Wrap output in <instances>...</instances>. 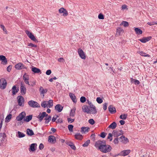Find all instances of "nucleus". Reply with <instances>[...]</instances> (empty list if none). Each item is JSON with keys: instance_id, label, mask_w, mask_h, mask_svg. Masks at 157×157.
Instances as JSON below:
<instances>
[{"instance_id": "obj_1", "label": "nucleus", "mask_w": 157, "mask_h": 157, "mask_svg": "<svg viewBox=\"0 0 157 157\" xmlns=\"http://www.w3.org/2000/svg\"><path fill=\"white\" fill-rule=\"evenodd\" d=\"M95 146L98 150L103 153L110 152L112 150L111 146L109 144H106L105 140H99L95 144Z\"/></svg>"}, {"instance_id": "obj_2", "label": "nucleus", "mask_w": 157, "mask_h": 157, "mask_svg": "<svg viewBox=\"0 0 157 157\" xmlns=\"http://www.w3.org/2000/svg\"><path fill=\"white\" fill-rule=\"evenodd\" d=\"M25 33L26 34L27 36L32 40L34 41L35 42L37 43L38 41L36 40L33 34H32L29 31L26 30L25 31Z\"/></svg>"}, {"instance_id": "obj_3", "label": "nucleus", "mask_w": 157, "mask_h": 157, "mask_svg": "<svg viewBox=\"0 0 157 157\" xmlns=\"http://www.w3.org/2000/svg\"><path fill=\"white\" fill-rule=\"evenodd\" d=\"M28 104L33 108H39L40 107V105L36 101L33 100H31L28 102Z\"/></svg>"}, {"instance_id": "obj_4", "label": "nucleus", "mask_w": 157, "mask_h": 157, "mask_svg": "<svg viewBox=\"0 0 157 157\" xmlns=\"http://www.w3.org/2000/svg\"><path fill=\"white\" fill-rule=\"evenodd\" d=\"M18 105L20 106H23L24 105V99L23 97L21 95L18 96L17 97Z\"/></svg>"}, {"instance_id": "obj_5", "label": "nucleus", "mask_w": 157, "mask_h": 157, "mask_svg": "<svg viewBox=\"0 0 157 157\" xmlns=\"http://www.w3.org/2000/svg\"><path fill=\"white\" fill-rule=\"evenodd\" d=\"M48 116V114L45 112H43L42 113H40L37 117L39 119V121L40 122H41L44 117H47Z\"/></svg>"}, {"instance_id": "obj_6", "label": "nucleus", "mask_w": 157, "mask_h": 157, "mask_svg": "<svg viewBox=\"0 0 157 157\" xmlns=\"http://www.w3.org/2000/svg\"><path fill=\"white\" fill-rule=\"evenodd\" d=\"M26 116V113L25 112H22L20 113L19 115L16 117V119L18 121H21Z\"/></svg>"}, {"instance_id": "obj_7", "label": "nucleus", "mask_w": 157, "mask_h": 157, "mask_svg": "<svg viewBox=\"0 0 157 157\" xmlns=\"http://www.w3.org/2000/svg\"><path fill=\"white\" fill-rule=\"evenodd\" d=\"M7 84L6 81L4 78L0 79V88L4 89L5 88Z\"/></svg>"}, {"instance_id": "obj_8", "label": "nucleus", "mask_w": 157, "mask_h": 157, "mask_svg": "<svg viewBox=\"0 0 157 157\" xmlns=\"http://www.w3.org/2000/svg\"><path fill=\"white\" fill-rule=\"evenodd\" d=\"M123 131L122 130H121L117 131L114 130L112 132V134L113 136L114 137H117L121 135H123Z\"/></svg>"}, {"instance_id": "obj_9", "label": "nucleus", "mask_w": 157, "mask_h": 157, "mask_svg": "<svg viewBox=\"0 0 157 157\" xmlns=\"http://www.w3.org/2000/svg\"><path fill=\"white\" fill-rule=\"evenodd\" d=\"M20 90L22 95H24L26 93V88L23 82H21V83Z\"/></svg>"}, {"instance_id": "obj_10", "label": "nucleus", "mask_w": 157, "mask_h": 157, "mask_svg": "<svg viewBox=\"0 0 157 157\" xmlns=\"http://www.w3.org/2000/svg\"><path fill=\"white\" fill-rule=\"evenodd\" d=\"M14 67L17 70H21L27 68L24 65L21 63H19L16 64Z\"/></svg>"}, {"instance_id": "obj_11", "label": "nucleus", "mask_w": 157, "mask_h": 157, "mask_svg": "<svg viewBox=\"0 0 157 157\" xmlns=\"http://www.w3.org/2000/svg\"><path fill=\"white\" fill-rule=\"evenodd\" d=\"M82 111L85 113H86L88 114H92L90 110L89 109V107L86 105H83L82 107Z\"/></svg>"}, {"instance_id": "obj_12", "label": "nucleus", "mask_w": 157, "mask_h": 157, "mask_svg": "<svg viewBox=\"0 0 157 157\" xmlns=\"http://www.w3.org/2000/svg\"><path fill=\"white\" fill-rule=\"evenodd\" d=\"M1 61V63L5 65L7 63V59L6 57L3 55L0 56V61Z\"/></svg>"}, {"instance_id": "obj_13", "label": "nucleus", "mask_w": 157, "mask_h": 157, "mask_svg": "<svg viewBox=\"0 0 157 157\" xmlns=\"http://www.w3.org/2000/svg\"><path fill=\"white\" fill-rule=\"evenodd\" d=\"M6 135L4 133L0 132V143L3 144L6 140Z\"/></svg>"}, {"instance_id": "obj_14", "label": "nucleus", "mask_w": 157, "mask_h": 157, "mask_svg": "<svg viewBox=\"0 0 157 157\" xmlns=\"http://www.w3.org/2000/svg\"><path fill=\"white\" fill-rule=\"evenodd\" d=\"M48 139V141L51 143L54 144L56 142V138L53 136H49Z\"/></svg>"}, {"instance_id": "obj_15", "label": "nucleus", "mask_w": 157, "mask_h": 157, "mask_svg": "<svg viewBox=\"0 0 157 157\" xmlns=\"http://www.w3.org/2000/svg\"><path fill=\"white\" fill-rule=\"evenodd\" d=\"M78 53L81 59H85L86 58V56L83 51L82 49H79L78 50Z\"/></svg>"}, {"instance_id": "obj_16", "label": "nucleus", "mask_w": 157, "mask_h": 157, "mask_svg": "<svg viewBox=\"0 0 157 157\" xmlns=\"http://www.w3.org/2000/svg\"><path fill=\"white\" fill-rule=\"evenodd\" d=\"M151 37L149 36L147 37H144L142 39H139L138 40L142 43H145L151 39Z\"/></svg>"}, {"instance_id": "obj_17", "label": "nucleus", "mask_w": 157, "mask_h": 157, "mask_svg": "<svg viewBox=\"0 0 157 157\" xmlns=\"http://www.w3.org/2000/svg\"><path fill=\"white\" fill-rule=\"evenodd\" d=\"M41 95H42L43 97H44V94H46L48 90L47 89H44L43 87L41 86L39 90Z\"/></svg>"}, {"instance_id": "obj_18", "label": "nucleus", "mask_w": 157, "mask_h": 157, "mask_svg": "<svg viewBox=\"0 0 157 157\" xmlns=\"http://www.w3.org/2000/svg\"><path fill=\"white\" fill-rule=\"evenodd\" d=\"M108 109L109 112L111 114L115 113L116 112L115 108L112 105H110Z\"/></svg>"}, {"instance_id": "obj_19", "label": "nucleus", "mask_w": 157, "mask_h": 157, "mask_svg": "<svg viewBox=\"0 0 157 157\" xmlns=\"http://www.w3.org/2000/svg\"><path fill=\"white\" fill-rule=\"evenodd\" d=\"M59 11L60 13H63V15L65 17L67 16L68 14L67 11L63 8H61L59 10Z\"/></svg>"}, {"instance_id": "obj_20", "label": "nucleus", "mask_w": 157, "mask_h": 157, "mask_svg": "<svg viewBox=\"0 0 157 157\" xmlns=\"http://www.w3.org/2000/svg\"><path fill=\"white\" fill-rule=\"evenodd\" d=\"M89 105L90 107L92 109H90V111L91 112L92 114H94L96 113H97V111L95 106L93 105L92 103H91V104H90Z\"/></svg>"}, {"instance_id": "obj_21", "label": "nucleus", "mask_w": 157, "mask_h": 157, "mask_svg": "<svg viewBox=\"0 0 157 157\" xmlns=\"http://www.w3.org/2000/svg\"><path fill=\"white\" fill-rule=\"evenodd\" d=\"M130 152L129 150H124L122 151L120 153V155L125 156L128 155Z\"/></svg>"}, {"instance_id": "obj_22", "label": "nucleus", "mask_w": 157, "mask_h": 157, "mask_svg": "<svg viewBox=\"0 0 157 157\" xmlns=\"http://www.w3.org/2000/svg\"><path fill=\"white\" fill-rule=\"evenodd\" d=\"M32 71H33L34 73H39L41 74L42 73L40 70L35 67H33L32 68Z\"/></svg>"}, {"instance_id": "obj_23", "label": "nucleus", "mask_w": 157, "mask_h": 157, "mask_svg": "<svg viewBox=\"0 0 157 157\" xmlns=\"http://www.w3.org/2000/svg\"><path fill=\"white\" fill-rule=\"evenodd\" d=\"M63 107L60 104H57L55 106V109L58 112H60L63 110Z\"/></svg>"}, {"instance_id": "obj_24", "label": "nucleus", "mask_w": 157, "mask_h": 157, "mask_svg": "<svg viewBox=\"0 0 157 157\" xmlns=\"http://www.w3.org/2000/svg\"><path fill=\"white\" fill-rule=\"evenodd\" d=\"M37 146V144L36 143H33L31 144L29 148V150L30 151H34L36 150L35 149V146Z\"/></svg>"}, {"instance_id": "obj_25", "label": "nucleus", "mask_w": 157, "mask_h": 157, "mask_svg": "<svg viewBox=\"0 0 157 157\" xmlns=\"http://www.w3.org/2000/svg\"><path fill=\"white\" fill-rule=\"evenodd\" d=\"M69 96L74 102L76 103L77 102L76 97L74 94L71 93H69Z\"/></svg>"}, {"instance_id": "obj_26", "label": "nucleus", "mask_w": 157, "mask_h": 157, "mask_svg": "<svg viewBox=\"0 0 157 157\" xmlns=\"http://www.w3.org/2000/svg\"><path fill=\"white\" fill-rule=\"evenodd\" d=\"M19 90L18 88H17L16 86H13L12 88V94L13 95H15Z\"/></svg>"}, {"instance_id": "obj_27", "label": "nucleus", "mask_w": 157, "mask_h": 157, "mask_svg": "<svg viewBox=\"0 0 157 157\" xmlns=\"http://www.w3.org/2000/svg\"><path fill=\"white\" fill-rule=\"evenodd\" d=\"M75 138L78 140H81L83 138V136L80 133H77L75 135Z\"/></svg>"}, {"instance_id": "obj_28", "label": "nucleus", "mask_w": 157, "mask_h": 157, "mask_svg": "<svg viewBox=\"0 0 157 157\" xmlns=\"http://www.w3.org/2000/svg\"><path fill=\"white\" fill-rule=\"evenodd\" d=\"M32 115H30L26 117L25 116V118H24V120L26 122H29L32 119Z\"/></svg>"}, {"instance_id": "obj_29", "label": "nucleus", "mask_w": 157, "mask_h": 157, "mask_svg": "<svg viewBox=\"0 0 157 157\" xmlns=\"http://www.w3.org/2000/svg\"><path fill=\"white\" fill-rule=\"evenodd\" d=\"M117 126V124L115 122H113L108 127V128L114 129Z\"/></svg>"}, {"instance_id": "obj_30", "label": "nucleus", "mask_w": 157, "mask_h": 157, "mask_svg": "<svg viewBox=\"0 0 157 157\" xmlns=\"http://www.w3.org/2000/svg\"><path fill=\"white\" fill-rule=\"evenodd\" d=\"M134 30L137 34H141L143 33L142 31L138 28H134Z\"/></svg>"}, {"instance_id": "obj_31", "label": "nucleus", "mask_w": 157, "mask_h": 157, "mask_svg": "<svg viewBox=\"0 0 157 157\" xmlns=\"http://www.w3.org/2000/svg\"><path fill=\"white\" fill-rule=\"evenodd\" d=\"M81 132L82 133H85V132H88L90 129V128L88 127H83L81 128Z\"/></svg>"}, {"instance_id": "obj_32", "label": "nucleus", "mask_w": 157, "mask_h": 157, "mask_svg": "<svg viewBox=\"0 0 157 157\" xmlns=\"http://www.w3.org/2000/svg\"><path fill=\"white\" fill-rule=\"evenodd\" d=\"M26 131V133L28 135L32 136L34 135L32 129L29 128H28Z\"/></svg>"}, {"instance_id": "obj_33", "label": "nucleus", "mask_w": 157, "mask_h": 157, "mask_svg": "<svg viewBox=\"0 0 157 157\" xmlns=\"http://www.w3.org/2000/svg\"><path fill=\"white\" fill-rule=\"evenodd\" d=\"M131 82L132 83H133L135 85H138L140 83V82L139 80L134 79L132 78H131Z\"/></svg>"}, {"instance_id": "obj_34", "label": "nucleus", "mask_w": 157, "mask_h": 157, "mask_svg": "<svg viewBox=\"0 0 157 157\" xmlns=\"http://www.w3.org/2000/svg\"><path fill=\"white\" fill-rule=\"evenodd\" d=\"M67 144L70 146L72 149L74 150L76 149V147L72 142H69L67 143Z\"/></svg>"}, {"instance_id": "obj_35", "label": "nucleus", "mask_w": 157, "mask_h": 157, "mask_svg": "<svg viewBox=\"0 0 157 157\" xmlns=\"http://www.w3.org/2000/svg\"><path fill=\"white\" fill-rule=\"evenodd\" d=\"M47 103H48L47 101H43L41 102V106L44 108H45L46 107H48Z\"/></svg>"}, {"instance_id": "obj_36", "label": "nucleus", "mask_w": 157, "mask_h": 157, "mask_svg": "<svg viewBox=\"0 0 157 157\" xmlns=\"http://www.w3.org/2000/svg\"><path fill=\"white\" fill-rule=\"evenodd\" d=\"M48 107L50 108L52 107L53 105V101L52 100H50L48 101Z\"/></svg>"}, {"instance_id": "obj_37", "label": "nucleus", "mask_w": 157, "mask_h": 157, "mask_svg": "<svg viewBox=\"0 0 157 157\" xmlns=\"http://www.w3.org/2000/svg\"><path fill=\"white\" fill-rule=\"evenodd\" d=\"M122 25L124 27H128L129 25L128 23L126 21H123L120 25V26H121Z\"/></svg>"}, {"instance_id": "obj_38", "label": "nucleus", "mask_w": 157, "mask_h": 157, "mask_svg": "<svg viewBox=\"0 0 157 157\" xmlns=\"http://www.w3.org/2000/svg\"><path fill=\"white\" fill-rule=\"evenodd\" d=\"M12 115L11 114H9L8 115L5 119V121L6 122H8L10 121V120L11 118Z\"/></svg>"}, {"instance_id": "obj_39", "label": "nucleus", "mask_w": 157, "mask_h": 157, "mask_svg": "<svg viewBox=\"0 0 157 157\" xmlns=\"http://www.w3.org/2000/svg\"><path fill=\"white\" fill-rule=\"evenodd\" d=\"M139 53L141 56H145V57H150V56L148 54H147L146 53L144 52H143L141 51Z\"/></svg>"}, {"instance_id": "obj_40", "label": "nucleus", "mask_w": 157, "mask_h": 157, "mask_svg": "<svg viewBox=\"0 0 157 157\" xmlns=\"http://www.w3.org/2000/svg\"><path fill=\"white\" fill-rule=\"evenodd\" d=\"M123 29L121 28H119L117 29V32L119 35H120L123 33Z\"/></svg>"}, {"instance_id": "obj_41", "label": "nucleus", "mask_w": 157, "mask_h": 157, "mask_svg": "<svg viewBox=\"0 0 157 157\" xmlns=\"http://www.w3.org/2000/svg\"><path fill=\"white\" fill-rule=\"evenodd\" d=\"M123 138V143L124 144H126L129 142V140L127 138L125 137L124 136L122 135L121 137Z\"/></svg>"}, {"instance_id": "obj_42", "label": "nucleus", "mask_w": 157, "mask_h": 157, "mask_svg": "<svg viewBox=\"0 0 157 157\" xmlns=\"http://www.w3.org/2000/svg\"><path fill=\"white\" fill-rule=\"evenodd\" d=\"M127 116L128 115L127 114H121L120 116V118L121 119L125 120L127 118Z\"/></svg>"}, {"instance_id": "obj_43", "label": "nucleus", "mask_w": 157, "mask_h": 157, "mask_svg": "<svg viewBox=\"0 0 157 157\" xmlns=\"http://www.w3.org/2000/svg\"><path fill=\"white\" fill-rule=\"evenodd\" d=\"M29 76L25 73L23 76V78L24 80L29 79Z\"/></svg>"}, {"instance_id": "obj_44", "label": "nucleus", "mask_w": 157, "mask_h": 157, "mask_svg": "<svg viewBox=\"0 0 157 157\" xmlns=\"http://www.w3.org/2000/svg\"><path fill=\"white\" fill-rule=\"evenodd\" d=\"M18 136L19 138H21L25 136V135L23 132H21L20 131L18 132Z\"/></svg>"}, {"instance_id": "obj_45", "label": "nucleus", "mask_w": 157, "mask_h": 157, "mask_svg": "<svg viewBox=\"0 0 157 157\" xmlns=\"http://www.w3.org/2000/svg\"><path fill=\"white\" fill-rule=\"evenodd\" d=\"M90 143V141L89 140H87L85 142L84 144L82 145L83 147H86L88 146Z\"/></svg>"}, {"instance_id": "obj_46", "label": "nucleus", "mask_w": 157, "mask_h": 157, "mask_svg": "<svg viewBox=\"0 0 157 157\" xmlns=\"http://www.w3.org/2000/svg\"><path fill=\"white\" fill-rule=\"evenodd\" d=\"M113 134H111V133H109L108 134V136L107 137V139H109V141H111L113 139L112 136H113Z\"/></svg>"}, {"instance_id": "obj_47", "label": "nucleus", "mask_w": 157, "mask_h": 157, "mask_svg": "<svg viewBox=\"0 0 157 157\" xmlns=\"http://www.w3.org/2000/svg\"><path fill=\"white\" fill-rule=\"evenodd\" d=\"M86 101V98L84 96H82L80 98V101L81 103H83Z\"/></svg>"}, {"instance_id": "obj_48", "label": "nucleus", "mask_w": 157, "mask_h": 157, "mask_svg": "<svg viewBox=\"0 0 157 157\" xmlns=\"http://www.w3.org/2000/svg\"><path fill=\"white\" fill-rule=\"evenodd\" d=\"M73 126L71 124H69L68 126L69 130L71 132H73Z\"/></svg>"}, {"instance_id": "obj_49", "label": "nucleus", "mask_w": 157, "mask_h": 157, "mask_svg": "<svg viewBox=\"0 0 157 157\" xmlns=\"http://www.w3.org/2000/svg\"><path fill=\"white\" fill-rule=\"evenodd\" d=\"M75 110L72 109L71 110V112L70 114V115L71 117H73L75 116Z\"/></svg>"}, {"instance_id": "obj_50", "label": "nucleus", "mask_w": 157, "mask_h": 157, "mask_svg": "<svg viewBox=\"0 0 157 157\" xmlns=\"http://www.w3.org/2000/svg\"><path fill=\"white\" fill-rule=\"evenodd\" d=\"M88 122L91 125H93L95 123V121L93 119H91L89 120Z\"/></svg>"}, {"instance_id": "obj_51", "label": "nucleus", "mask_w": 157, "mask_h": 157, "mask_svg": "<svg viewBox=\"0 0 157 157\" xmlns=\"http://www.w3.org/2000/svg\"><path fill=\"white\" fill-rule=\"evenodd\" d=\"M96 101L99 104H101L103 102L102 99L99 97H98L97 98Z\"/></svg>"}, {"instance_id": "obj_52", "label": "nucleus", "mask_w": 157, "mask_h": 157, "mask_svg": "<svg viewBox=\"0 0 157 157\" xmlns=\"http://www.w3.org/2000/svg\"><path fill=\"white\" fill-rule=\"evenodd\" d=\"M106 133L104 132H102L101 133L100 135V136L102 138H104L106 136Z\"/></svg>"}, {"instance_id": "obj_53", "label": "nucleus", "mask_w": 157, "mask_h": 157, "mask_svg": "<svg viewBox=\"0 0 157 157\" xmlns=\"http://www.w3.org/2000/svg\"><path fill=\"white\" fill-rule=\"evenodd\" d=\"M98 18L99 19L101 20H103L104 18V15L101 13L99 14L98 15Z\"/></svg>"}, {"instance_id": "obj_54", "label": "nucleus", "mask_w": 157, "mask_h": 157, "mask_svg": "<svg viewBox=\"0 0 157 157\" xmlns=\"http://www.w3.org/2000/svg\"><path fill=\"white\" fill-rule=\"evenodd\" d=\"M67 119L68 122L70 123H72L75 120L74 119H72L71 118H68Z\"/></svg>"}, {"instance_id": "obj_55", "label": "nucleus", "mask_w": 157, "mask_h": 157, "mask_svg": "<svg viewBox=\"0 0 157 157\" xmlns=\"http://www.w3.org/2000/svg\"><path fill=\"white\" fill-rule=\"evenodd\" d=\"M118 138H115L114 140H113V143L115 144H118L119 142L118 141Z\"/></svg>"}, {"instance_id": "obj_56", "label": "nucleus", "mask_w": 157, "mask_h": 157, "mask_svg": "<svg viewBox=\"0 0 157 157\" xmlns=\"http://www.w3.org/2000/svg\"><path fill=\"white\" fill-rule=\"evenodd\" d=\"M1 28L2 29L3 31H5V33H7V31L6 30V29L5 28V27L4 26L2 25H0Z\"/></svg>"}, {"instance_id": "obj_57", "label": "nucleus", "mask_w": 157, "mask_h": 157, "mask_svg": "<svg viewBox=\"0 0 157 157\" xmlns=\"http://www.w3.org/2000/svg\"><path fill=\"white\" fill-rule=\"evenodd\" d=\"M11 69L12 66L11 65H10L7 67V71L9 72H10L11 70Z\"/></svg>"}, {"instance_id": "obj_58", "label": "nucleus", "mask_w": 157, "mask_h": 157, "mask_svg": "<svg viewBox=\"0 0 157 157\" xmlns=\"http://www.w3.org/2000/svg\"><path fill=\"white\" fill-rule=\"evenodd\" d=\"M107 103H105L103 104V109L104 110H105L107 108Z\"/></svg>"}, {"instance_id": "obj_59", "label": "nucleus", "mask_w": 157, "mask_h": 157, "mask_svg": "<svg viewBox=\"0 0 157 157\" xmlns=\"http://www.w3.org/2000/svg\"><path fill=\"white\" fill-rule=\"evenodd\" d=\"M44 148V146L43 144L41 143L40 144L39 146V148L40 150H41Z\"/></svg>"}, {"instance_id": "obj_60", "label": "nucleus", "mask_w": 157, "mask_h": 157, "mask_svg": "<svg viewBox=\"0 0 157 157\" xmlns=\"http://www.w3.org/2000/svg\"><path fill=\"white\" fill-rule=\"evenodd\" d=\"M52 73V71L51 70H48L46 72V74L47 75H50Z\"/></svg>"}, {"instance_id": "obj_61", "label": "nucleus", "mask_w": 157, "mask_h": 157, "mask_svg": "<svg viewBox=\"0 0 157 157\" xmlns=\"http://www.w3.org/2000/svg\"><path fill=\"white\" fill-rule=\"evenodd\" d=\"M28 46L32 47H37V46L36 45L34 44L31 43H29L28 44Z\"/></svg>"}, {"instance_id": "obj_62", "label": "nucleus", "mask_w": 157, "mask_h": 157, "mask_svg": "<svg viewBox=\"0 0 157 157\" xmlns=\"http://www.w3.org/2000/svg\"><path fill=\"white\" fill-rule=\"evenodd\" d=\"M58 60L59 62H63L64 61V59L63 58H59L58 59Z\"/></svg>"}, {"instance_id": "obj_63", "label": "nucleus", "mask_w": 157, "mask_h": 157, "mask_svg": "<svg viewBox=\"0 0 157 157\" xmlns=\"http://www.w3.org/2000/svg\"><path fill=\"white\" fill-rule=\"evenodd\" d=\"M56 117H52V121L53 122H54L56 120L57 118L58 117V115H56Z\"/></svg>"}, {"instance_id": "obj_64", "label": "nucleus", "mask_w": 157, "mask_h": 157, "mask_svg": "<svg viewBox=\"0 0 157 157\" xmlns=\"http://www.w3.org/2000/svg\"><path fill=\"white\" fill-rule=\"evenodd\" d=\"M44 120H45V124H48L50 122L48 118L47 117H45L44 118Z\"/></svg>"}]
</instances>
